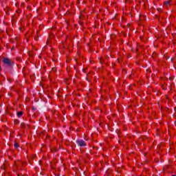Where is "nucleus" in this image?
I'll return each mask as SVG.
<instances>
[{"instance_id": "nucleus-1", "label": "nucleus", "mask_w": 176, "mask_h": 176, "mask_svg": "<svg viewBox=\"0 0 176 176\" xmlns=\"http://www.w3.org/2000/svg\"><path fill=\"white\" fill-rule=\"evenodd\" d=\"M3 64H6V65H8V66L12 65V61L10 60V59L8 58H4L3 59Z\"/></svg>"}, {"instance_id": "nucleus-4", "label": "nucleus", "mask_w": 176, "mask_h": 176, "mask_svg": "<svg viewBox=\"0 0 176 176\" xmlns=\"http://www.w3.org/2000/svg\"><path fill=\"white\" fill-rule=\"evenodd\" d=\"M23 113H23V111L19 112V113H17L18 118H21V116H23Z\"/></svg>"}, {"instance_id": "nucleus-3", "label": "nucleus", "mask_w": 176, "mask_h": 176, "mask_svg": "<svg viewBox=\"0 0 176 176\" xmlns=\"http://www.w3.org/2000/svg\"><path fill=\"white\" fill-rule=\"evenodd\" d=\"M171 1L168 0L164 2V5L165 6H170V3Z\"/></svg>"}, {"instance_id": "nucleus-6", "label": "nucleus", "mask_w": 176, "mask_h": 176, "mask_svg": "<svg viewBox=\"0 0 176 176\" xmlns=\"http://www.w3.org/2000/svg\"><path fill=\"white\" fill-rule=\"evenodd\" d=\"M172 176H176L175 175H173Z\"/></svg>"}, {"instance_id": "nucleus-2", "label": "nucleus", "mask_w": 176, "mask_h": 176, "mask_svg": "<svg viewBox=\"0 0 176 176\" xmlns=\"http://www.w3.org/2000/svg\"><path fill=\"white\" fill-rule=\"evenodd\" d=\"M76 143L78 144V146H86V142L84 140H77Z\"/></svg>"}, {"instance_id": "nucleus-5", "label": "nucleus", "mask_w": 176, "mask_h": 176, "mask_svg": "<svg viewBox=\"0 0 176 176\" xmlns=\"http://www.w3.org/2000/svg\"><path fill=\"white\" fill-rule=\"evenodd\" d=\"M14 147L15 148H19V144L14 143Z\"/></svg>"}]
</instances>
